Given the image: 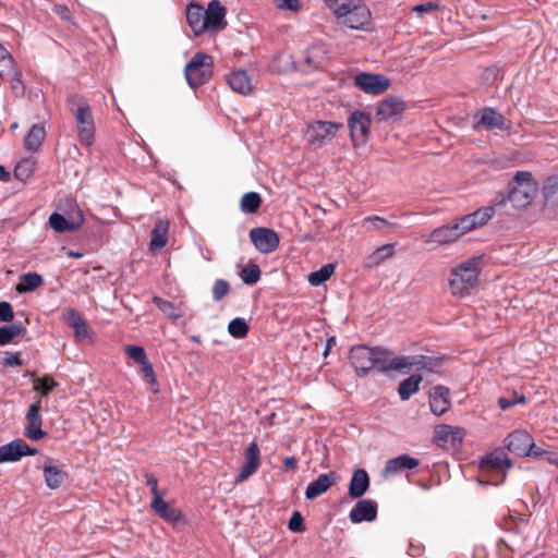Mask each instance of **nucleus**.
Listing matches in <instances>:
<instances>
[{
  "mask_svg": "<svg viewBox=\"0 0 558 558\" xmlns=\"http://www.w3.org/2000/svg\"><path fill=\"white\" fill-rule=\"evenodd\" d=\"M66 105L74 116L81 144L90 146L95 141V123L89 102L83 96L73 94L68 97Z\"/></svg>",
  "mask_w": 558,
  "mask_h": 558,
  "instance_id": "f257e3e1",
  "label": "nucleus"
},
{
  "mask_svg": "<svg viewBox=\"0 0 558 558\" xmlns=\"http://www.w3.org/2000/svg\"><path fill=\"white\" fill-rule=\"evenodd\" d=\"M480 263V258L474 257L461 262L451 269L449 288L453 295L465 296L477 286L481 271Z\"/></svg>",
  "mask_w": 558,
  "mask_h": 558,
  "instance_id": "f03ea898",
  "label": "nucleus"
},
{
  "mask_svg": "<svg viewBox=\"0 0 558 558\" xmlns=\"http://www.w3.org/2000/svg\"><path fill=\"white\" fill-rule=\"evenodd\" d=\"M538 191V183L529 171H518L509 184V201L514 207L524 208L531 204Z\"/></svg>",
  "mask_w": 558,
  "mask_h": 558,
  "instance_id": "7ed1b4c3",
  "label": "nucleus"
},
{
  "mask_svg": "<svg viewBox=\"0 0 558 558\" xmlns=\"http://www.w3.org/2000/svg\"><path fill=\"white\" fill-rule=\"evenodd\" d=\"M185 78L192 88L209 81L213 74V58L204 52H197L184 69Z\"/></svg>",
  "mask_w": 558,
  "mask_h": 558,
  "instance_id": "20e7f679",
  "label": "nucleus"
},
{
  "mask_svg": "<svg viewBox=\"0 0 558 558\" xmlns=\"http://www.w3.org/2000/svg\"><path fill=\"white\" fill-rule=\"evenodd\" d=\"M342 128V123L315 120L307 124L305 138L312 147L322 148L330 144Z\"/></svg>",
  "mask_w": 558,
  "mask_h": 558,
  "instance_id": "39448f33",
  "label": "nucleus"
},
{
  "mask_svg": "<svg viewBox=\"0 0 558 558\" xmlns=\"http://www.w3.org/2000/svg\"><path fill=\"white\" fill-rule=\"evenodd\" d=\"M507 449L517 456H538V451H534V442L532 436L526 430H514L505 439Z\"/></svg>",
  "mask_w": 558,
  "mask_h": 558,
  "instance_id": "423d86ee",
  "label": "nucleus"
},
{
  "mask_svg": "<svg viewBox=\"0 0 558 558\" xmlns=\"http://www.w3.org/2000/svg\"><path fill=\"white\" fill-rule=\"evenodd\" d=\"M350 135L354 146H362L366 143L369 132V116L354 111L348 119Z\"/></svg>",
  "mask_w": 558,
  "mask_h": 558,
  "instance_id": "0eeeda50",
  "label": "nucleus"
},
{
  "mask_svg": "<svg viewBox=\"0 0 558 558\" xmlns=\"http://www.w3.org/2000/svg\"><path fill=\"white\" fill-rule=\"evenodd\" d=\"M328 51L324 44H314L302 53L300 64L303 71H312L324 68L328 62Z\"/></svg>",
  "mask_w": 558,
  "mask_h": 558,
  "instance_id": "6e6552de",
  "label": "nucleus"
},
{
  "mask_svg": "<svg viewBox=\"0 0 558 558\" xmlns=\"http://www.w3.org/2000/svg\"><path fill=\"white\" fill-rule=\"evenodd\" d=\"M373 368H376L379 372H388V371H399L404 372L403 362L407 360L401 356H393L392 353L379 347L373 348Z\"/></svg>",
  "mask_w": 558,
  "mask_h": 558,
  "instance_id": "1a4fd4ad",
  "label": "nucleus"
},
{
  "mask_svg": "<svg viewBox=\"0 0 558 558\" xmlns=\"http://www.w3.org/2000/svg\"><path fill=\"white\" fill-rule=\"evenodd\" d=\"M41 400L34 401L26 413V425L24 435L32 440H39L45 437L46 433L41 429L43 417L40 415Z\"/></svg>",
  "mask_w": 558,
  "mask_h": 558,
  "instance_id": "9d476101",
  "label": "nucleus"
},
{
  "mask_svg": "<svg viewBox=\"0 0 558 558\" xmlns=\"http://www.w3.org/2000/svg\"><path fill=\"white\" fill-rule=\"evenodd\" d=\"M372 22L369 9L361 1L339 24L351 29L367 31Z\"/></svg>",
  "mask_w": 558,
  "mask_h": 558,
  "instance_id": "9b49d317",
  "label": "nucleus"
},
{
  "mask_svg": "<svg viewBox=\"0 0 558 558\" xmlns=\"http://www.w3.org/2000/svg\"><path fill=\"white\" fill-rule=\"evenodd\" d=\"M354 84L367 94L378 95L389 87L390 82L381 74L360 73L354 77Z\"/></svg>",
  "mask_w": 558,
  "mask_h": 558,
  "instance_id": "f8f14e48",
  "label": "nucleus"
},
{
  "mask_svg": "<svg viewBox=\"0 0 558 558\" xmlns=\"http://www.w3.org/2000/svg\"><path fill=\"white\" fill-rule=\"evenodd\" d=\"M250 238L262 253H271L279 245V236L272 229L254 228L250 231Z\"/></svg>",
  "mask_w": 558,
  "mask_h": 558,
  "instance_id": "ddd939ff",
  "label": "nucleus"
},
{
  "mask_svg": "<svg viewBox=\"0 0 558 558\" xmlns=\"http://www.w3.org/2000/svg\"><path fill=\"white\" fill-rule=\"evenodd\" d=\"M460 236L459 228L451 222L436 228L428 234H422L421 240L425 244L446 245L457 241Z\"/></svg>",
  "mask_w": 558,
  "mask_h": 558,
  "instance_id": "4468645a",
  "label": "nucleus"
},
{
  "mask_svg": "<svg viewBox=\"0 0 558 558\" xmlns=\"http://www.w3.org/2000/svg\"><path fill=\"white\" fill-rule=\"evenodd\" d=\"M37 449L31 448L23 439H15L0 446V463L19 461L25 456H34Z\"/></svg>",
  "mask_w": 558,
  "mask_h": 558,
  "instance_id": "2eb2a0df",
  "label": "nucleus"
},
{
  "mask_svg": "<svg viewBox=\"0 0 558 558\" xmlns=\"http://www.w3.org/2000/svg\"><path fill=\"white\" fill-rule=\"evenodd\" d=\"M405 109L404 102L398 97H387L376 108V117L380 121L398 120Z\"/></svg>",
  "mask_w": 558,
  "mask_h": 558,
  "instance_id": "dca6fc26",
  "label": "nucleus"
},
{
  "mask_svg": "<svg viewBox=\"0 0 558 558\" xmlns=\"http://www.w3.org/2000/svg\"><path fill=\"white\" fill-rule=\"evenodd\" d=\"M373 348L366 345H355L350 350L351 363L361 375H366L373 368Z\"/></svg>",
  "mask_w": 558,
  "mask_h": 558,
  "instance_id": "f3484780",
  "label": "nucleus"
},
{
  "mask_svg": "<svg viewBox=\"0 0 558 558\" xmlns=\"http://www.w3.org/2000/svg\"><path fill=\"white\" fill-rule=\"evenodd\" d=\"M227 9L219 0H211L205 10V31L222 29L227 23Z\"/></svg>",
  "mask_w": 558,
  "mask_h": 558,
  "instance_id": "a211bd4d",
  "label": "nucleus"
},
{
  "mask_svg": "<svg viewBox=\"0 0 558 558\" xmlns=\"http://www.w3.org/2000/svg\"><path fill=\"white\" fill-rule=\"evenodd\" d=\"M245 463L242 465L240 473L236 475L238 483L246 481L253 475L260 465V451L258 445L253 441L245 451Z\"/></svg>",
  "mask_w": 558,
  "mask_h": 558,
  "instance_id": "6ab92c4d",
  "label": "nucleus"
},
{
  "mask_svg": "<svg viewBox=\"0 0 558 558\" xmlns=\"http://www.w3.org/2000/svg\"><path fill=\"white\" fill-rule=\"evenodd\" d=\"M377 517V504L371 499L359 500L349 513L352 523L372 522Z\"/></svg>",
  "mask_w": 558,
  "mask_h": 558,
  "instance_id": "aec40b11",
  "label": "nucleus"
},
{
  "mask_svg": "<svg viewBox=\"0 0 558 558\" xmlns=\"http://www.w3.org/2000/svg\"><path fill=\"white\" fill-rule=\"evenodd\" d=\"M450 391L447 387L438 385L432 388L429 392L430 411L440 416L450 409Z\"/></svg>",
  "mask_w": 558,
  "mask_h": 558,
  "instance_id": "412c9836",
  "label": "nucleus"
},
{
  "mask_svg": "<svg viewBox=\"0 0 558 558\" xmlns=\"http://www.w3.org/2000/svg\"><path fill=\"white\" fill-rule=\"evenodd\" d=\"M463 430L450 425H439L435 429V438L439 446L445 448H456L462 442Z\"/></svg>",
  "mask_w": 558,
  "mask_h": 558,
  "instance_id": "4be33fe9",
  "label": "nucleus"
},
{
  "mask_svg": "<svg viewBox=\"0 0 558 558\" xmlns=\"http://www.w3.org/2000/svg\"><path fill=\"white\" fill-rule=\"evenodd\" d=\"M169 220L158 219L151 230L150 241L148 243V250L153 254L160 252L168 243L169 233Z\"/></svg>",
  "mask_w": 558,
  "mask_h": 558,
  "instance_id": "5701e85b",
  "label": "nucleus"
},
{
  "mask_svg": "<svg viewBox=\"0 0 558 558\" xmlns=\"http://www.w3.org/2000/svg\"><path fill=\"white\" fill-rule=\"evenodd\" d=\"M84 218L81 211L71 216L69 219L59 213H53L49 217L50 227L57 232H70L80 228Z\"/></svg>",
  "mask_w": 558,
  "mask_h": 558,
  "instance_id": "b1692460",
  "label": "nucleus"
},
{
  "mask_svg": "<svg viewBox=\"0 0 558 558\" xmlns=\"http://www.w3.org/2000/svg\"><path fill=\"white\" fill-rule=\"evenodd\" d=\"M335 472L320 474L315 481L311 482L305 489V497L313 500L326 493L336 482Z\"/></svg>",
  "mask_w": 558,
  "mask_h": 558,
  "instance_id": "393cba45",
  "label": "nucleus"
},
{
  "mask_svg": "<svg viewBox=\"0 0 558 558\" xmlns=\"http://www.w3.org/2000/svg\"><path fill=\"white\" fill-rule=\"evenodd\" d=\"M420 460L412 458L408 454H401L396 458L389 459L383 470V476L389 477L393 474H398L404 470H412L418 466Z\"/></svg>",
  "mask_w": 558,
  "mask_h": 558,
  "instance_id": "a878e982",
  "label": "nucleus"
},
{
  "mask_svg": "<svg viewBox=\"0 0 558 558\" xmlns=\"http://www.w3.org/2000/svg\"><path fill=\"white\" fill-rule=\"evenodd\" d=\"M62 315L64 322L74 329V336L78 341L89 338V328L75 308H66Z\"/></svg>",
  "mask_w": 558,
  "mask_h": 558,
  "instance_id": "bb28decb",
  "label": "nucleus"
},
{
  "mask_svg": "<svg viewBox=\"0 0 558 558\" xmlns=\"http://www.w3.org/2000/svg\"><path fill=\"white\" fill-rule=\"evenodd\" d=\"M150 507L156 514L169 523L175 524L182 519V512L167 502L162 497L153 498Z\"/></svg>",
  "mask_w": 558,
  "mask_h": 558,
  "instance_id": "cd10ccee",
  "label": "nucleus"
},
{
  "mask_svg": "<svg viewBox=\"0 0 558 558\" xmlns=\"http://www.w3.org/2000/svg\"><path fill=\"white\" fill-rule=\"evenodd\" d=\"M186 22L195 36L205 32V10L197 3H191L185 10Z\"/></svg>",
  "mask_w": 558,
  "mask_h": 558,
  "instance_id": "c85d7f7f",
  "label": "nucleus"
},
{
  "mask_svg": "<svg viewBox=\"0 0 558 558\" xmlns=\"http://www.w3.org/2000/svg\"><path fill=\"white\" fill-rule=\"evenodd\" d=\"M476 118H477V125H483L487 130H493V129L504 130V129H506L505 117L494 108H484L476 114Z\"/></svg>",
  "mask_w": 558,
  "mask_h": 558,
  "instance_id": "c756f323",
  "label": "nucleus"
},
{
  "mask_svg": "<svg viewBox=\"0 0 558 558\" xmlns=\"http://www.w3.org/2000/svg\"><path fill=\"white\" fill-rule=\"evenodd\" d=\"M369 487V477L365 470L357 469L353 472L349 483V496L353 499L361 498Z\"/></svg>",
  "mask_w": 558,
  "mask_h": 558,
  "instance_id": "7c9ffc66",
  "label": "nucleus"
},
{
  "mask_svg": "<svg viewBox=\"0 0 558 558\" xmlns=\"http://www.w3.org/2000/svg\"><path fill=\"white\" fill-rule=\"evenodd\" d=\"M46 138V129L43 123L34 124L24 137V149L27 151L36 153L40 149Z\"/></svg>",
  "mask_w": 558,
  "mask_h": 558,
  "instance_id": "2f4dec72",
  "label": "nucleus"
},
{
  "mask_svg": "<svg viewBox=\"0 0 558 558\" xmlns=\"http://www.w3.org/2000/svg\"><path fill=\"white\" fill-rule=\"evenodd\" d=\"M229 86L232 90L247 95L252 90L251 78L244 70H236L227 77Z\"/></svg>",
  "mask_w": 558,
  "mask_h": 558,
  "instance_id": "473e14b6",
  "label": "nucleus"
},
{
  "mask_svg": "<svg viewBox=\"0 0 558 558\" xmlns=\"http://www.w3.org/2000/svg\"><path fill=\"white\" fill-rule=\"evenodd\" d=\"M43 470L45 483L50 489L59 488L68 478V473L63 469L52 465L50 462L46 463Z\"/></svg>",
  "mask_w": 558,
  "mask_h": 558,
  "instance_id": "72a5a7b5",
  "label": "nucleus"
},
{
  "mask_svg": "<svg viewBox=\"0 0 558 558\" xmlns=\"http://www.w3.org/2000/svg\"><path fill=\"white\" fill-rule=\"evenodd\" d=\"M511 465V460L504 452L490 453L482 460V469L486 471H504Z\"/></svg>",
  "mask_w": 558,
  "mask_h": 558,
  "instance_id": "f704fd0d",
  "label": "nucleus"
},
{
  "mask_svg": "<svg viewBox=\"0 0 558 558\" xmlns=\"http://www.w3.org/2000/svg\"><path fill=\"white\" fill-rule=\"evenodd\" d=\"M395 254V244L388 243L377 247L364 259V267L373 268L380 265Z\"/></svg>",
  "mask_w": 558,
  "mask_h": 558,
  "instance_id": "c9c22d12",
  "label": "nucleus"
},
{
  "mask_svg": "<svg viewBox=\"0 0 558 558\" xmlns=\"http://www.w3.org/2000/svg\"><path fill=\"white\" fill-rule=\"evenodd\" d=\"M361 1L362 0H325V4L332 12L339 23L351 12L352 9L355 8V4Z\"/></svg>",
  "mask_w": 558,
  "mask_h": 558,
  "instance_id": "e433bc0d",
  "label": "nucleus"
},
{
  "mask_svg": "<svg viewBox=\"0 0 558 558\" xmlns=\"http://www.w3.org/2000/svg\"><path fill=\"white\" fill-rule=\"evenodd\" d=\"M422 376L417 374H413L410 377L405 378L399 384L398 392L401 400L405 401L410 399L412 395L418 391L420 384L422 383Z\"/></svg>",
  "mask_w": 558,
  "mask_h": 558,
  "instance_id": "4c0bfd02",
  "label": "nucleus"
},
{
  "mask_svg": "<svg viewBox=\"0 0 558 558\" xmlns=\"http://www.w3.org/2000/svg\"><path fill=\"white\" fill-rule=\"evenodd\" d=\"M402 359L407 360L405 362H403V364H405L404 372H408L413 367L416 369H432L436 364L435 359L425 355H402Z\"/></svg>",
  "mask_w": 558,
  "mask_h": 558,
  "instance_id": "58836bf2",
  "label": "nucleus"
},
{
  "mask_svg": "<svg viewBox=\"0 0 558 558\" xmlns=\"http://www.w3.org/2000/svg\"><path fill=\"white\" fill-rule=\"evenodd\" d=\"M44 282L43 277L37 272H27L20 277L16 290L20 293L31 292L39 288Z\"/></svg>",
  "mask_w": 558,
  "mask_h": 558,
  "instance_id": "ea45409f",
  "label": "nucleus"
},
{
  "mask_svg": "<svg viewBox=\"0 0 558 558\" xmlns=\"http://www.w3.org/2000/svg\"><path fill=\"white\" fill-rule=\"evenodd\" d=\"M36 160L33 157L24 158L14 168V175L19 181L26 182L36 169Z\"/></svg>",
  "mask_w": 558,
  "mask_h": 558,
  "instance_id": "a19ab883",
  "label": "nucleus"
},
{
  "mask_svg": "<svg viewBox=\"0 0 558 558\" xmlns=\"http://www.w3.org/2000/svg\"><path fill=\"white\" fill-rule=\"evenodd\" d=\"M262 204L260 195L256 192L245 193L240 202V208L245 214H254Z\"/></svg>",
  "mask_w": 558,
  "mask_h": 558,
  "instance_id": "79ce46f5",
  "label": "nucleus"
},
{
  "mask_svg": "<svg viewBox=\"0 0 558 558\" xmlns=\"http://www.w3.org/2000/svg\"><path fill=\"white\" fill-rule=\"evenodd\" d=\"M333 272L335 266L332 264H326L318 270L313 271L308 275V282L313 287H318L325 281H327Z\"/></svg>",
  "mask_w": 558,
  "mask_h": 558,
  "instance_id": "37998d69",
  "label": "nucleus"
},
{
  "mask_svg": "<svg viewBox=\"0 0 558 558\" xmlns=\"http://www.w3.org/2000/svg\"><path fill=\"white\" fill-rule=\"evenodd\" d=\"M5 74H12L11 88L16 95L22 96L24 94V86L21 80V72L15 62L13 63V68H8L7 71L0 69V77H3Z\"/></svg>",
  "mask_w": 558,
  "mask_h": 558,
  "instance_id": "c03bdc74",
  "label": "nucleus"
},
{
  "mask_svg": "<svg viewBox=\"0 0 558 558\" xmlns=\"http://www.w3.org/2000/svg\"><path fill=\"white\" fill-rule=\"evenodd\" d=\"M24 328L16 324L0 327V345L10 343L16 336L23 332Z\"/></svg>",
  "mask_w": 558,
  "mask_h": 558,
  "instance_id": "a18cd8bd",
  "label": "nucleus"
},
{
  "mask_svg": "<svg viewBox=\"0 0 558 558\" xmlns=\"http://www.w3.org/2000/svg\"><path fill=\"white\" fill-rule=\"evenodd\" d=\"M153 302L161 312H163L171 319H177L182 316L180 311L175 307V305L172 302L163 300L159 296H155L153 299Z\"/></svg>",
  "mask_w": 558,
  "mask_h": 558,
  "instance_id": "49530a36",
  "label": "nucleus"
},
{
  "mask_svg": "<svg viewBox=\"0 0 558 558\" xmlns=\"http://www.w3.org/2000/svg\"><path fill=\"white\" fill-rule=\"evenodd\" d=\"M240 277L244 283L254 284L260 278V269L256 264H250L241 270Z\"/></svg>",
  "mask_w": 558,
  "mask_h": 558,
  "instance_id": "de8ad7c7",
  "label": "nucleus"
},
{
  "mask_svg": "<svg viewBox=\"0 0 558 558\" xmlns=\"http://www.w3.org/2000/svg\"><path fill=\"white\" fill-rule=\"evenodd\" d=\"M544 196L547 202L558 204V175L551 177L546 181Z\"/></svg>",
  "mask_w": 558,
  "mask_h": 558,
  "instance_id": "09e8293b",
  "label": "nucleus"
},
{
  "mask_svg": "<svg viewBox=\"0 0 558 558\" xmlns=\"http://www.w3.org/2000/svg\"><path fill=\"white\" fill-rule=\"evenodd\" d=\"M228 331L234 338H243L248 332V325L243 318H234L229 323Z\"/></svg>",
  "mask_w": 558,
  "mask_h": 558,
  "instance_id": "8fccbe9b",
  "label": "nucleus"
},
{
  "mask_svg": "<svg viewBox=\"0 0 558 558\" xmlns=\"http://www.w3.org/2000/svg\"><path fill=\"white\" fill-rule=\"evenodd\" d=\"M495 214V208L493 206H486L477 209L472 213V216L476 222V227L484 226Z\"/></svg>",
  "mask_w": 558,
  "mask_h": 558,
  "instance_id": "3c124183",
  "label": "nucleus"
},
{
  "mask_svg": "<svg viewBox=\"0 0 558 558\" xmlns=\"http://www.w3.org/2000/svg\"><path fill=\"white\" fill-rule=\"evenodd\" d=\"M140 365H141V369L144 375V378L153 387L154 392H157L158 391V381H157L156 374L154 372L151 363L147 360Z\"/></svg>",
  "mask_w": 558,
  "mask_h": 558,
  "instance_id": "603ef678",
  "label": "nucleus"
},
{
  "mask_svg": "<svg viewBox=\"0 0 558 558\" xmlns=\"http://www.w3.org/2000/svg\"><path fill=\"white\" fill-rule=\"evenodd\" d=\"M230 291V286L227 280L218 279L215 281L211 293L215 301L222 300Z\"/></svg>",
  "mask_w": 558,
  "mask_h": 558,
  "instance_id": "864d4df0",
  "label": "nucleus"
},
{
  "mask_svg": "<svg viewBox=\"0 0 558 558\" xmlns=\"http://www.w3.org/2000/svg\"><path fill=\"white\" fill-rule=\"evenodd\" d=\"M56 386L57 383L50 376H44L34 381V389L40 390L41 396H47Z\"/></svg>",
  "mask_w": 558,
  "mask_h": 558,
  "instance_id": "5fc2aeb1",
  "label": "nucleus"
},
{
  "mask_svg": "<svg viewBox=\"0 0 558 558\" xmlns=\"http://www.w3.org/2000/svg\"><path fill=\"white\" fill-rule=\"evenodd\" d=\"M454 225L459 228V233L461 236L477 228L472 214L466 215L461 219L454 221Z\"/></svg>",
  "mask_w": 558,
  "mask_h": 558,
  "instance_id": "6e6d98bb",
  "label": "nucleus"
},
{
  "mask_svg": "<svg viewBox=\"0 0 558 558\" xmlns=\"http://www.w3.org/2000/svg\"><path fill=\"white\" fill-rule=\"evenodd\" d=\"M525 402V397L523 395H519L518 392H513L511 398L500 397L498 399V404L502 410H507L517 403Z\"/></svg>",
  "mask_w": 558,
  "mask_h": 558,
  "instance_id": "4d7b16f0",
  "label": "nucleus"
},
{
  "mask_svg": "<svg viewBox=\"0 0 558 558\" xmlns=\"http://www.w3.org/2000/svg\"><path fill=\"white\" fill-rule=\"evenodd\" d=\"M288 527L292 532H303L305 530L304 519L299 511L292 513L288 522Z\"/></svg>",
  "mask_w": 558,
  "mask_h": 558,
  "instance_id": "13d9d810",
  "label": "nucleus"
},
{
  "mask_svg": "<svg viewBox=\"0 0 558 558\" xmlns=\"http://www.w3.org/2000/svg\"><path fill=\"white\" fill-rule=\"evenodd\" d=\"M125 350H126L128 355L138 364H142L145 361H147L146 353L142 347L130 345Z\"/></svg>",
  "mask_w": 558,
  "mask_h": 558,
  "instance_id": "bf43d9fd",
  "label": "nucleus"
},
{
  "mask_svg": "<svg viewBox=\"0 0 558 558\" xmlns=\"http://www.w3.org/2000/svg\"><path fill=\"white\" fill-rule=\"evenodd\" d=\"M275 5L279 10L296 12L301 9V0H275Z\"/></svg>",
  "mask_w": 558,
  "mask_h": 558,
  "instance_id": "052dcab7",
  "label": "nucleus"
},
{
  "mask_svg": "<svg viewBox=\"0 0 558 558\" xmlns=\"http://www.w3.org/2000/svg\"><path fill=\"white\" fill-rule=\"evenodd\" d=\"M13 307L9 302H0V322L9 323L13 319Z\"/></svg>",
  "mask_w": 558,
  "mask_h": 558,
  "instance_id": "680f3d73",
  "label": "nucleus"
},
{
  "mask_svg": "<svg viewBox=\"0 0 558 558\" xmlns=\"http://www.w3.org/2000/svg\"><path fill=\"white\" fill-rule=\"evenodd\" d=\"M439 9V5L435 2H426L422 4L414 5L412 11L417 13L420 17L425 13L435 12Z\"/></svg>",
  "mask_w": 558,
  "mask_h": 558,
  "instance_id": "e2e57ef3",
  "label": "nucleus"
},
{
  "mask_svg": "<svg viewBox=\"0 0 558 558\" xmlns=\"http://www.w3.org/2000/svg\"><path fill=\"white\" fill-rule=\"evenodd\" d=\"M146 485L150 487V492L153 495V498H160L162 497L161 493L158 490V480L157 477L151 473H146Z\"/></svg>",
  "mask_w": 558,
  "mask_h": 558,
  "instance_id": "0e129e2a",
  "label": "nucleus"
},
{
  "mask_svg": "<svg viewBox=\"0 0 558 558\" xmlns=\"http://www.w3.org/2000/svg\"><path fill=\"white\" fill-rule=\"evenodd\" d=\"M14 59L11 53L7 50V48L0 44V65L4 66L7 71L8 68H13Z\"/></svg>",
  "mask_w": 558,
  "mask_h": 558,
  "instance_id": "69168bd1",
  "label": "nucleus"
},
{
  "mask_svg": "<svg viewBox=\"0 0 558 558\" xmlns=\"http://www.w3.org/2000/svg\"><path fill=\"white\" fill-rule=\"evenodd\" d=\"M4 365L5 366H22L23 362L19 354H9L4 357Z\"/></svg>",
  "mask_w": 558,
  "mask_h": 558,
  "instance_id": "338daca9",
  "label": "nucleus"
},
{
  "mask_svg": "<svg viewBox=\"0 0 558 558\" xmlns=\"http://www.w3.org/2000/svg\"><path fill=\"white\" fill-rule=\"evenodd\" d=\"M296 464H298V460L294 457H287L283 460V470L284 471L294 470L296 468Z\"/></svg>",
  "mask_w": 558,
  "mask_h": 558,
  "instance_id": "774afa93",
  "label": "nucleus"
}]
</instances>
